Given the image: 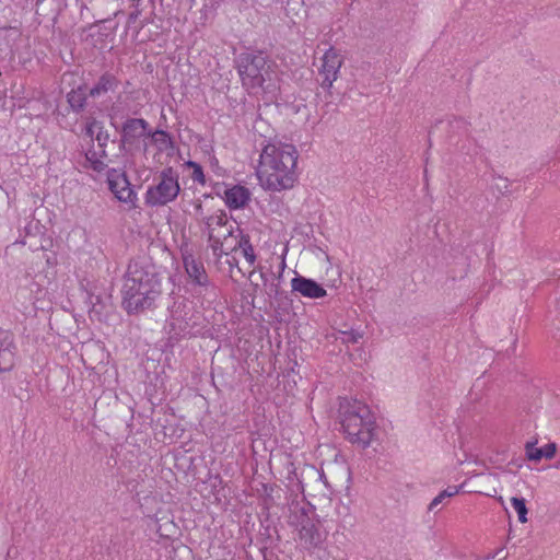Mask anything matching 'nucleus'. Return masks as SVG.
Instances as JSON below:
<instances>
[{"mask_svg":"<svg viewBox=\"0 0 560 560\" xmlns=\"http://www.w3.org/2000/svg\"><path fill=\"white\" fill-rule=\"evenodd\" d=\"M299 151L290 143H268L259 155L256 176L260 187L281 192L294 187L299 179Z\"/></svg>","mask_w":560,"mask_h":560,"instance_id":"obj_1","label":"nucleus"},{"mask_svg":"<svg viewBox=\"0 0 560 560\" xmlns=\"http://www.w3.org/2000/svg\"><path fill=\"white\" fill-rule=\"evenodd\" d=\"M161 277L150 264L132 261L122 287V305L128 313H138L155 305L162 294Z\"/></svg>","mask_w":560,"mask_h":560,"instance_id":"obj_2","label":"nucleus"},{"mask_svg":"<svg viewBox=\"0 0 560 560\" xmlns=\"http://www.w3.org/2000/svg\"><path fill=\"white\" fill-rule=\"evenodd\" d=\"M209 242L214 256L222 257L234 250H240L248 267L255 268L257 256L249 237L235 234L234 224L228 219L223 210H218L206 220ZM255 275V269L249 271V277Z\"/></svg>","mask_w":560,"mask_h":560,"instance_id":"obj_3","label":"nucleus"},{"mask_svg":"<svg viewBox=\"0 0 560 560\" xmlns=\"http://www.w3.org/2000/svg\"><path fill=\"white\" fill-rule=\"evenodd\" d=\"M341 427L351 443L368 447L373 439L375 420L370 408L354 400L340 405Z\"/></svg>","mask_w":560,"mask_h":560,"instance_id":"obj_4","label":"nucleus"},{"mask_svg":"<svg viewBox=\"0 0 560 560\" xmlns=\"http://www.w3.org/2000/svg\"><path fill=\"white\" fill-rule=\"evenodd\" d=\"M292 524L299 529L301 546L306 550L323 548L328 533L319 520L315 517L313 506L296 504L292 511Z\"/></svg>","mask_w":560,"mask_h":560,"instance_id":"obj_5","label":"nucleus"},{"mask_svg":"<svg viewBox=\"0 0 560 560\" xmlns=\"http://www.w3.org/2000/svg\"><path fill=\"white\" fill-rule=\"evenodd\" d=\"M240 74L243 84L253 92L258 89L271 92L277 88V73L261 55L245 58L240 66Z\"/></svg>","mask_w":560,"mask_h":560,"instance_id":"obj_6","label":"nucleus"},{"mask_svg":"<svg viewBox=\"0 0 560 560\" xmlns=\"http://www.w3.org/2000/svg\"><path fill=\"white\" fill-rule=\"evenodd\" d=\"M179 192L178 174L173 168H166L148 187L144 194V201L150 207H162L174 201Z\"/></svg>","mask_w":560,"mask_h":560,"instance_id":"obj_7","label":"nucleus"},{"mask_svg":"<svg viewBox=\"0 0 560 560\" xmlns=\"http://www.w3.org/2000/svg\"><path fill=\"white\" fill-rule=\"evenodd\" d=\"M85 136L91 141L97 142V149L86 151V161L91 168L96 172H102L106 166L104 148L107 143L108 135L103 130V125L100 121L92 119L86 124Z\"/></svg>","mask_w":560,"mask_h":560,"instance_id":"obj_8","label":"nucleus"},{"mask_svg":"<svg viewBox=\"0 0 560 560\" xmlns=\"http://www.w3.org/2000/svg\"><path fill=\"white\" fill-rule=\"evenodd\" d=\"M108 188L115 198L128 205L130 208L136 207L137 194L133 190L126 173L121 170L112 168L107 172Z\"/></svg>","mask_w":560,"mask_h":560,"instance_id":"obj_9","label":"nucleus"},{"mask_svg":"<svg viewBox=\"0 0 560 560\" xmlns=\"http://www.w3.org/2000/svg\"><path fill=\"white\" fill-rule=\"evenodd\" d=\"M320 60L319 74L323 77V86L330 89L338 79L343 57L339 50L330 47L324 52Z\"/></svg>","mask_w":560,"mask_h":560,"instance_id":"obj_10","label":"nucleus"},{"mask_svg":"<svg viewBox=\"0 0 560 560\" xmlns=\"http://www.w3.org/2000/svg\"><path fill=\"white\" fill-rule=\"evenodd\" d=\"M184 267L189 278V283L195 287L196 293L201 294L209 284L202 262L196 260L191 255L184 254Z\"/></svg>","mask_w":560,"mask_h":560,"instance_id":"obj_11","label":"nucleus"},{"mask_svg":"<svg viewBox=\"0 0 560 560\" xmlns=\"http://www.w3.org/2000/svg\"><path fill=\"white\" fill-rule=\"evenodd\" d=\"M291 289L307 299H322L327 295V291L315 280L299 275L291 279Z\"/></svg>","mask_w":560,"mask_h":560,"instance_id":"obj_12","label":"nucleus"},{"mask_svg":"<svg viewBox=\"0 0 560 560\" xmlns=\"http://www.w3.org/2000/svg\"><path fill=\"white\" fill-rule=\"evenodd\" d=\"M249 190L241 185L229 187L224 191V201L230 209L244 208L249 201Z\"/></svg>","mask_w":560,"mask_h":560,"instance_id":"obj_13","label":"nucleus"},{"mask_svg":"<svg viewBox=\"0 0 560 560\" xmlns=\"http://www.w3.org/2000/svg\"><path fill=\"white\" fill-rule=\"evenodd\" d=\"M151 141L160 152L165 153L166 155H172L174 153L173 141L165 131L156 130L153 132Z\"/></svg>","mask_w":560,"mask_h":560,"instance_id":"obj_14","label":"nucleus"},{"mask_svg":"<svg viewBox=\"0 0 560 560\" xmlns=\"http://www.w3.org/2000/svg\"><path fill=\"white\" fill-rule=\"evenodd\" d=\"M188 328V322L182 320L179 317L176 316V312H173L172 318L170 322V340H178L180 338H184L189 335Z\"/></svg>","mask_w":560,"mask_h":560,"instance_id":"obj_15","label":"nucleus"},{"mask_svg":"<svg viewBox=\"0 0 560 560\" xmlns=\"http://www.w3.org/2000/svg\"><path fill=\"white\" fill-rule=\"evenodd\" d=\"M259 277L262 280V284L261 285L259 283H254L253 282V284L256 288V291L259 290L260 292H264V293H266L269 296L276 294L277 291H278V283H277L276 279H275L273 275H267V273L261 271L259 273Z\"/></svg>","mask_w":560,"mask_h":560,"instance_id":"obj_16","label":"nucleus"},{"mask_svg":"<svg viewBox=\"0 0 560 560\" xmlns=\"http://www.w3.org/2000/svg\"><path fill=\"white\" fill-rule=\"evenodd\" d=\"M460 487L451 486L445 490L441 491L430 503L429 511H433L439 504H441L445 499H450L456 495L459 492Z\"/></svg>","mask_w":560,"mask_h":560,"instance_id":"obj_17","label":"nucleus"},{"mask_svg":"<svg viewBox=\"0 0 560 560\" xmlns=\"http://www.w3.org/2000/svg\"><path fill=\"white\" fill-rule=\"evenodd\" d=\"M68 103L72 109H81L85 103V92L81 88H79L78 90H72L68 94Z\"/></svg>","mask_w":560,"mask_h":560,"instance_id":"obj_18","label":"nucleus"},{"mask_svg":"<svg viewBox=\"0 0 560 560\" xmlns=\"http://www.w3.org/2000/svg\"><path fill=\"white\" fill-rule=\"evenodd\" d=\"M511 503H512V506L514 508V510L516 511L517 513V516H518V521L521 523H526L527 522V508H526V503H525V499L523 498H512L511 499Z\"/></svg>","mask_w":560,"mask_h":560,"instance_id":"obj_19","label":"nucleus"},{"mask_svg":"<svg viewBox=\"0 0 560 560\" xmlns=\"http://www.w3.org/2000/svg\"><path fill=\"white\" fill-rule=\"evenodd\" d=\"M185 166L188 168H191L192 172H191L190 177L194 182H196L202 186L206 184V177H205L202 167L198 163L188 161L185 163Z\"/></svg>","mask_w":560,"mask_h":560,"instance_id":"obj_20","label":"nucleus"},{"mask_svg":"<svg viewBox=\"0 0 560 560\" xmlns=\"http://www.w3.org/2000/svg\"><path fill=\"white\" fill-rule=\"evenodd\" d=\"M536 443L537 441L526 442L525 451L529 460L539 462L541 458H544V453L541 452V447H536Z\"/></svg>","mask_w":560,"mask_h":560,"instance_id":"obj_21","label":"nucleus"},{"mask_svg":"<svg viewBox=\"0 0 560 560\" xmlns=\"http://www.w3.org/2000/svg\"><path fill=\"white\" fill-rule=\"evenodd\" d=\"M14 337L10 330L0 328V350L14 348Z\"/></svg>","mask_w":560,"mask_h":560,"instance_id":"obj_22","label":"nucleus"},{"mask_svg":"<svg viewBox=\"0 0 560 560\" xmlns=\"http://www.w3.org/2000/svg\"><path fill=\"white\" fill-rule=\"evenodd\" d=\"M14 363V352H0V372H8L12 370Z\"/></svg>","mask_w":560,"mask_h":560,"instance_id":"obj_23","label":"nucleus"},{"mask_svg":"<svg viewBox=\"0 0 560 560\" xmlns=\"http://www.w3.org/2000/svg\"><path fill=\"white\" fill-rule=\"evenodd\" d=\"M361 337L362 336L358 331L351 330L342 331L339 338L347 343H357Z\"/></svg>","mask_w":560,"mask_h":560,"instance_id":"obj_24","label":"nucleus"},{"mask_svg":"<svg viewBox=\"0 0 560 560\" xmlns=\"http://www.w3.org/2000/svg\"><path fill=\"white\" fill-rule=\"evenodd\" d=\"M145 129V121L143 119H132L130 120L126 127L125 130L128 132V130H135L142 132Z\"/></svg>","mask_w":560,"mask_h":560,"instance_id":"obj_25","label":"nucleus"},{"mask_svg":"<svg viewBox=\"0 0 560 560\" xmlns=\"http://www.w3.org/2000/svg\"><path fill=\"white\" fill-rule=\"evenodd\" d=\"M557 447L555 443L546 444L544 447H541V452L544 453L545 458H552L556 454Z\"/></svg>","mask_w":560,"mask_h":560,"instance_id":"obj_26","label":"nucleus"},{"mask_svg":"<svg viewBox=\"0 0 560 560\" xmlns=\"http://www.w3.org/2000/svg\"><path fill=\"white\" fill-rule=\"evenodd\" d=\"M109 84H110L109 80L102 79L100 84L96 88L91 90V94L95 95V94H100L101 91H106Z\"/></svg>","mask_w":560,"mask_h":560,"instance_id":"obj_27","label":"nucleus"},{"mask_svg":"<svg viewBox=\"0 0 560 560\" xmlns=\"http://www.w3.org/2000/svg\"><path fill=\"white\" fill-rule=\"evenodd\" d=\"M291 467H292V469H289V476H288V479H289L290 481H293L294 479H296V481H298V490L303 491V485H302L301 480H300V479H299V477H298L296 468L294 467V465H293V464H291Z\"/></svg>","mask_w":560,"mask_h":560,"instance_id":"obj_28","label":"nucleus"},{"mask_svg":"<svg viewBox=\"0 0 560 560\" xmlns=\"http://www.w3.org/2000/svg\"><path fill=\"white\" fill-rule=\"evenodd\" d=\"M279 355H283V357H288V359L290 360V362L292 361L291 357H290V353L289 352H281V351H278L277 354H276V361H278V357ZM298 365L296 361L293 360V365L288 368L287 371H291V372H294L295 370V366Z\"/></svg>","mask_w":560,"mask_h":560,"instance_id":"obj_29","label":"nucleus"},{"mask_svg":"<svg viewBox=\"0 0 560 560\" xmlns=\"http://www.w3.org/2000/svg\"><path fill=\"white\" fill-rule=\"evenodd\" d=\"M317 474L319 476V479L323 480L326 486H328L324 471H317Z\"/></svg>","mask_w":560,"mask_h":560,"instance_id":"obj_30","label":"nucleus"}]
</instances>
